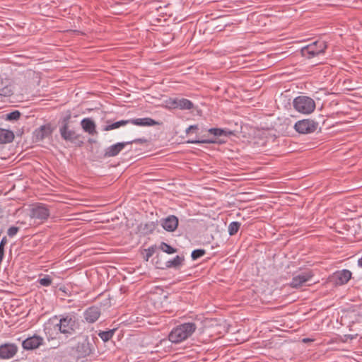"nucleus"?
<instances>
[{"mask_svg": "<svg viewBox=\"0 0 362 362\" xmlns=\"http://www.w3.org/2000/svg\"><path fill=\"white\" fill-rule=\"evenodd\" d=\"M293 106L296 111L300 114L309 115L315 109V102L308 96L300 95L293 100Z\"/></svg>", "mask_w": 362, "mask_h": 362, "instance_id": "obj_3", "label": "nucleus"}, {"mask_svg": "<svg viewBox=\"0 0 362 362\" xmlns=\"http://www.w3.org/2000/svg\"><path fill=\"white\" fill-rule=\"evenodd\" d=\"M318 122L311 119H303L297 121L294 124V129L299 134H308L316 131Z\"/></svg>", "mask_w": 362, "mask_h": 362, "instance_id": "obj_5", "label": "nucleus"}, {"mask_svg": "<svg viewBox=\"0 0 362 362\" xmlns=\"http://www.w3.org/2000/svg\"><path fill=\"white\" fill-rule=\"evenodd\" d=\"M144 141H145V139H134L132 141H129V142H131L130 144H132L133 143H143Z\"/></svg>", "mask_w": 362, "mask_h": 362, "instance_id": "obj_36", "label": "nucleus"}, {"mask_svg": "<svg viewBox=\"0 0 362 362\" xmlns=\"http://www.w3.org/2000/svg\"><path fill=\"white\" fill-rule=\"evenodd\" d=\"M208 132L214 136H229L233 134V132L228 129L210 128Z\"/></svg>", "mask_w": 362, "mask_h": 362, "instance_id": "obj_23", "label": "nucleus"}, {"mask_svg": "<svg viewBox=\"0 0 362 362\" xmlns=\"http://www.w3.org/2000/svg\"><path fill=\"white\" fill-rule=\"evenodd\" d=\"M55 325H53L52 323H47L44 325V332L46 336V338L47 341H55L57 340V335L60 334L58 331V327H57L56 330L54 331L53 326Z\"/></svg>", "mask_w": 362, "mask_h": 362, "instance_id": "obj_18", "label": "nucleus"}, {"mask_svg": "<svg viewBox=\"0 0 362 362\" xmlns=\"http://www.w3.org/2000/svg\"><path fill=\"white\" fill-rule=\"evenodd\" d=\"M20 116H21L20 112L18 110H14L11 112L7 114L6 116V119L7 120H10V121L17 120L18 119H19Z\"/></svg>", "mask_w": 362, "mask_h": 362, "instance_id": "obj_31", "label": "nucleus"}, {"mask_svg": "<svg viewBox=\"0 0 362 362\" xmlns=\"http://www.w3.org/2000/svg\"><path fill=\"white\" fill-rule=\"evenodd\" d=\"M7 243L6 237H3L0 241V248L4 249L5 245Z\"/></svg>", "mask_w": 362, "mask_h": 362, "instance_id": "obj_34", "label": "nucleus"}, {"mask_svg": "<svg viewBox=\"0 0 362 362\" xmlns=\"http://www.w3.org/2000/svg\"><path fill=\"white\" fill-rule=\"evenodd\" d=\"M327 48L325 42L316 40L300 49L302 57L306 59H312L325 52Z\"/></svg>", "mask_w": 362, "mask_h": 362, "instance_id": "obj_4", "label": "nucleus"}, {"mask_svg": "<svg viewBox=\"0 0 362 362\" xmlns=\"http://www.w3.org/2000/svg\"><path fill=\"white\" fill-rule=\"evenodd\" d=\"M129 121V124L141 127H151L158 124V122L150 117L131 119Z\"/></svg>", "mask_w": 362, "mask_h": 362, "instance_id": "obj_17", "label": "nucleus"}, {"mask_svg": "<svg viewBox=\"0 0 362 362\" xmlns=\"http://www.w3.org/2000/svg\"><path fill=\"white\" fill-rule=\"evenodd\" d=\"M131 142H118L113 145L110 146L105 150V157H114L117 156L127 145L130 144Z\"/></svg>", "mask_w": 362, "mask_h": 362, "instance_id": "obj_14", "label": "nucleus"}, {"mask_svg": "<svg viewBox=\"0 0 362 362\" xmlns=\"http://www.w3.org/2000/svg\"><path fill=\"white\" fill-rule=\"evenodd\" d=\"M115 329H110L107 331H101L99 332L98 336L100 337V339L106 342L109 341L114 335Z\"/></svg>", "mask_w": 362, "mask_h": 362, "instance_id": "obj_26", "label": "nucleus"}, {"mask_svg": "<svg viewBox=\"0 0 362 362\" xmlns=\"http://www.w3.org/2000/svg\"><path fill=\"white\" fill-rule=\"evenodd\" d=\"M241 223L238 221H233L228 226V233L230 235H233L236 234L240 229Z\"/></svg>", "mask_w": 362, "mask_h": 362, "instance_id": "obj_27", "label": "nucleus"}, {"mask_svg": "<svg viewBox=\"0 0 362 362\" xmlns=\"http://www.w3.org/2000/svg\"><path fill=\"white\" fill-rule=\"evenodd\" d=\"M13 93V85L8 78L0 76V96L9 97Z\"/></svg>", "mask_w": 362, "mask_h": 362, "instance_id": "obj_13", "label": "nucleus"}, {"mask_svg": "<svg viewBox=\"0 0 362 362\" xmlns=\"http://www.w3.org/2000/svg\"><path fill=\"white\" fill-rule=\"evenodd\" d=\"M161 226L167 231L173 232L178 226V218L174 215H170L161 220Z\"/></svg>", "mask_w": 362, "mask_h": 362, "instance_id": "obj_15", "label": "nucleus"}, {"mask_svg": "<svg viewBox=\"0 0 362 362\" xmlns=\"http://www.w3.org/2000/svg\"><path fill=\"white\" fill-rule=\"evenodd\" d=\"M38 283L42 286H49L52 283V278L49 275H45L42 278L37 280Z\"/></svg>", "mask_w": 362, "mask_h": 362, "instance_id": "obj_29", "label": "nucleus"}, {"mask_svg": "<svg viewBox=\"0 0 362 362\" xmlns=\"http://www.w3.org/2000/svg\"><path fill=\"white\" fill-rule=\"evenodd\" d=\"M351 278V272L348 269L337 271L331 277V281L336 286L346 284Z\"/></svg>", "mask_w": 362, "mask_h": 362, "instance_id": "obj_11", "label": "nucleus"}, {"mask_svg": "<svg viewBox=\"0 0 362 362\" xmlns=\"http://www.w3.org/2000/svg\"><path fill=\"white\" fill-rule=\"evenodd\" d=\"M127 124H129V119L117 121V122H112L110 124L106 125L105 127H104L103 130L104 131H110L112 129L119 128L120 127L124 126Z\"/></svg>", "mask_w": 362, "mask_h": 362, "instance_id": "obj_25", "label": "nucleus"}, {"mask_svg": "<svg viewBox=\"0 0 362 362\" xmlns=\"http://www.w3.org/2000/svg\"><path fill=\"white\" fill-rule=\"evenodd\" d=\"M14 139L12 131L0 128V144L11 142Z\"/></svg>", "mask_w": 362, "mask_h": 362, "instance_id": "obj_20", "label": "nucleus"}, {"mask_svg": "<svg viewBox=\"0 0 362 362\" xmlns=\"http://www.w3.org/2000/svg\"><path fill=\"white\" fill-rule=\"evenodd\" d=\"M197 325L194 322H185L174 327L169 334V340L174 343H180L189 337L197 329Z\"/></svg>", "mask_w": 362, "mask_h": 362, "instance_id": "obj_2", "label": "nucleus"}, {"mask_svg": "<svg viewBox=\"0 0 362 362\" xmlns=\"http://www.w3.org/2000/svg\"><path fill=\"white\" fill-rule=\"evenodd\" d=\"M205 253H206V251L203 249L194 250L192 252L191 257L193 260H196V259L202 257V256H204L205 255Z\"/></svg>", "mask_w": 362, "mask_h": 362, "instance_id": "obj_30", "label": "nucleus"}, {"mask_svg": "<svg viewBox=\"0 0 362 362\" xmlns=\"http://www.w3.org/2000/svg\"><path fill=\"white\" fill-rule=\"evenodd\" d=\"M76 349V352L81 357H86L92 353L93 346L87 336L78 343Z\"/></svg>", "mask_w": 362, "mask_h": 362, "instance_id": "obj_12", "label": "nucleus"}, {"mask_svg": "<svg viewBox=\"0 0 362 362\" xmlns=\"http://www.w3.org/2000/svg\"><path fill=\"white\" fill-rule=\"evenodd\" d=\"M59 131L62 137L66 141H73L76 138L75 132L69 129L66 123L60 127Z\"/></svg>", "mask_w": 362, "mask_h": 362, "instance_id": "obj_21", "label": "nucleus"}, {"mask_svg": "<svg viewBox=\"0 0 362 362\" xmlns=\"http://www.w3.org/2000/svg\"><path fill=\"white\" fill-rule=\"evenodd\" d=\"M81 127L85 132L88 133L90 135H93L96 133L95 124L90 118H83L81 122Z\"/></svg>", "mask_w": 362, "mask_h": 362, "instance_id": "obj_19", "label": "nucleus"}, {"mask_svg": "<svg viewBox=\"0 0 362 362\" xmlns=\"http://www.w3.org/2000/svg\"><path fill=\"white\" fill-rule=\"evenodd\" d=\"M187 142L189 144H214V143H215V141L214 139H202V140L194 139V140H189Z\"/></svg>", "mask_w": 362, "mask_h": 362, "instance_id": "obj_32", "label": "nucleus"}, {"mask_svg": "<svg viewBox=\"0 0 362 362\" xmlns=\"http://www.w3.org/2000/svg\"><path fill=\"white\" fill-rule=\"evenodd\" d=\"M313 277V273L311 271H305L298 274H293L289 286L293 288H300L308 281H310Z\"/></svg>", "mask_w": 362, "mask_h": 362, "instance_id": "obj_7", "label": "nucleus"}, {"mask_svg": "<svg viewBox=\"0 0 362 362\" xmlns=\"http://www.w3.org/2000/svg\"><path fill=\"white\" fill-rule=\"evenodd\" d=\"M165 107L168 109L191 110L194 107V104L186 98H170L165 101Z\"/></svg>", "mask_w": 362, "mask_h": 362, "instance_id": "obj_6", "label": "nucleus"}, {"mask_svg": "<svg viewBox=\"0 0 362 362\" xmlns=\"http://www.w3.org/2000/svg\"><path fill=\"white\" fill-rule=\"evenodd\" d=\"M197 129V125H191L189 126L187 129H186V132L187 133H189L190 131L193 130V129Z\"/></svg>", "mask_w": 362, "mask_h": 362, "instance_id": "obj_37", "label": "nucleus"}, {"mask_svg": "<svg viewBox=\"0 0 362 362\" xmlns=\"http://www.w3.org/2000/svg\"><path fill=\"white\" fill-rule=\"evenodd\" d=\"M19 228L17 227V226H11L8 230H7V235L10 237V238H13L14 237L17 233L19 231Z\"/></svg>", "mask_w": 362, "mask_h": 362, "instance_id": "obj_33", "label": "nucleus"}, {"mask_svg": "<svg viewBox=\"0 0 362 362\" xmlns=\"http://www.w3.org/2000/svg\"><path fill=\"white\" fill-rule=\"evenodd\" d=\"M44 338L38 334H35L33 336L27 337L22 341V347L24 350L32 351L44 345Z\"/></svg>", "mask_w": 362, "mask_h": 362, "instance_id": "obj_9", "label": "nucleus"}, {"mask_svg": "<svg viewBox=\"0 0 362 362\" xmlns=\"http://www.w3.org/2000/svg\"><path fill=\"white\" fill-rule=\"evenodd\" d=\"M160 248L163 252H164L167 254H169V255L173 254L176 252L175 248L173 247L169 244L164 243V242L161 243Z\"/></svg>", "mask_w": 362, "mask_h": 362, "instance_id": "obj_28", "label": "nucleus"}, {"mask_svg": "<svg viewBox=\"0 0 362 362\" xmlns=\"http://www.w3.org/2000/svg\"><path fill=\"white\" fill-rule=\"evenodd\" d=\"M358 265L362 267V257L358 260Z\"/></svg>", "mask_w": 362, "mask_h": 362, "instance_id": "obj_38", "label": "nucleus"}, {"mask_svg": "<svg viewBox=\"0 0 362 362\" xmlns=\"http://www.w3.org/2000/svg\"><path fill=\"white\" fill-rule=\"evenodd\" d=\"M50 212L47 206L45 204L39 203L33 206L30 210V217L32 218L43 221L49 216Z\"/></svg>", "mask_w": 362, "mask_h": 362, "instance_id": "obj_8", "label": "nucleus"}, {"mask_svg": "<svg viewBox=\"0 0 362 362\" xmlns=\"http://www.w3.org/2000/svg\"><path fill=\"white\" fill-rule=\"evenodd\" d=\"M100 316V308L97 306H91L84 312V318L88 323H93Z\"/></svg>", "mask_w": 362, "mask_h": 362, "instance_id": "obj_16", "label": "nucleus"}, {"mask_svg": "<svg viewBox=\"0 0 362 362\" xmlns=\"http://www.w3.org/2000/svg\"><path fill=\"white\" fill-rule=\"evenodd\" d=\"M18 351L14 343H4L0 345V359L8 360L13 358Z\"/></svg>", "mask_w": 362, "mask_h": 362, "instance_id": "obj_10", "label": "nucleus"}, {"mask_svg": "<svg viewBox=\"0 0 362 362\" xmlns=\"http://www.w3.org/2000/svg\"><path fill=\"white\" fill-rule=\"evenodd\" d=\"M154 252V250L153 248H148L146 253V259H148L151 256H152L153 253Z\"/></svg>", "mask_w": 362, "mask_h": 362, "instance_id": "obj_35", "label": "nucleus"}, {"mask_svg": "<svg viewBox=\"0 0 362 362\" xmlns=\"http://www.w3.org/2000/svg\"><path fill=\"white\" fill-rule=\"evenodd\" d=\"M59 345H60V343L59 341H57V342L54 343L53 348H57V347L59 346Z\"/></svg>", "mask_w": 362, "mask_h": 362, "instance_id": "obj_39", "label": "nucleus"}, {"mask_svg": "<svg viewBox=\"0 0 362 362\" xmlns=\"http://www.w3.org/2000/svg\"><path fill=\"white\" fill-rule=\"evenodd\" d=\"M184 260V257L177 255L174 258L167 261L165 266L168 268H178L180 266L182 265Z\"/></svg>", "mask_w": 362, "mask_h": 362, "instance_id": "obj_24", "label": "nucleus"}, {"mask_svg": "<svg viewBox=\"0 0 362 362\" xmlns=\"http://www.w3.org/2000/svg\"><path fill=\"white\" fill-rule=\"evenodd\" d=\"M57 327L59 332L66 337L74 334L79 327L77 315L74 312L60 315L58 323L53 326L54 331Z\"/></svg>", "mask_w": 362, "mask_h": 362, "instance_id": "obj_1", "label": "nucleus"}, {"mask_svg": "<svg viewBox=\"0 0 362 362\" xmlns=\"http://www.w3.org/2000/svg\"><path fill=\"white\" fill-rule=\"evenodd\" d=\"M70 119V115H69L65 119V121L67 122Z\"/></svg>", "mask_w": 362, "mask_h": 362, "instance_id": "obj_40", "label": "nucleus"}, {"mask_svg": "<svg viewBox=\"0 0 362 362\" xmlns=\"http://www.w3.org/2000/svg\"><path fill=\"white\" fill-rule=\"evenodd\" d=\"M51 133L50 127L47 125H42L35 131V135L38 140H42Z\"/></svg>", "mask_w": 362, "mask_h": 362, "instance_id": "obj_22", "label": "nucleus"}]
</instances>
